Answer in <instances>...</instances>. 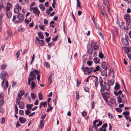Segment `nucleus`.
Listing matches in <instances>:
<instances>
[{
	"mask_svg": "<svg viewBox=\"0 0 131 131\" xmlns=\"http://www.w3.org/2000/svg\"><path fill=\"white\" fill-rule=\"evenodd\" d=\"M41 104L43 105L44 107H45L47 104V102H45L43 103H41Z\"/></svg>",
	"mask_w": 131,
	"mask_h": 131,
	"instance_id": "13d9d810",
	"label": "nucleus"
},
{
	"mask_svg": "<svg viewBox=\"0 0 131 131\" xmlns=\"http://www.w3.org/2000/svg\"><path fill=\"white\" fill-rule=\"evenodd\" d=\"M122 114L124 115H128L129 114V112L128 111L124 112Z\"/></svg>",
	"mask_w": 131,
	"mask_h": 131,
	"instance_id": "79ce46f5",
	"label": "nucleus"
},
{
	"mask_svg": "<svg viewBox=\"0 0 131 131\" xmlns=\"http://www.w3.org/2000/svg\"><path fill=\"white\" fill-rule=\"evenodd\" d=\"M40 72V71L36 70H33L32 71H31L30 73L29 77H30L28 79H30V80H33L34 79L36 78V76L35 73L37 75H38Z\"/></svg>",
	"mask_w": 131,
	"mask_h": 131,
	"instance_id": "f03ea898",
	"label": "nucleus"
},
{
	"mask_svg": "<svg viewBox=\"0 0 131 131\" xmlns=\"http://www.w3.org/2000/svg\"><path fill=\"white\" fill-rule=\"evenodd\" d=\"M111 103L112 104H114L115 103V100L113 98H111L110 100Z\"/></svg>",
	"mask_w": 131,
	"mask_h": 131,
	"instance_id": "e433bc0d",
	"label": "nucleus"
},
{
	"mask_svg": "<svg viewBox=\"0 0 131 131\" xmlns=\"http://www.w3.org/2000/svg\"><path fill=\"white\" fill-rule=\"evenodd\" d=\"M52 74H50V76L48 78V80L50 82V83L52 81Z\"/></svg>",
	"mask_w": 131,
	"mask_h": 131,
	"instance_id": "37998d69",
	"label": "nucleus"
},
{
	"mask_svg": "<svg viewBox=\"0 0 131 131\" xmlns=\"http://www.w3.org/2000/svg\"><path fill=\"white\" fill-rule=\"evenodd\" d=\"M81 69L83 71L85 74V72L86 71H87L89 74L91 73L90 71V68H89L87 67H86L85 68H84V65H83L82 67L81 68Z\"/></svg>",
	"mask_w": 131,
	"mask_h": 131,
	"instance_id": "39448f33",
	"label": "nucleus"
},
{
	"mask_svg": "<svg viewBox=\"0 0 131 131\" xmlns=\"http://www.w3.org/2000/svg\"><path fill=\"white\" fill-rule=\"evenodd\" d=\"M2 15H1L0 16V25H1L2 24Z\"/></svg>",
	"mask_w": 131,
	"mask_h": 131,
	"instance_id": "c03bdc74",
	"label": "nucleus"
},
{
	"mask_svg": "<svg viewBox=\"0 0 131 131\" xmlns=\"http://www.w3.org/2000/svg\"><path fill=\"white\" fill-rule=\"evenodd\" d=\"M129 18L130 16L128 14H126L124 16V19L126 20L129 19Z\"/></svg>",
	"mask_w": 131,
	"mask_h": 131,
	"instance_id": "b1692460",
	"label": "nucleus"
},
{
	"mask_svg": "<svg viewBox=\"0 0 131 131\" xmlns=\"http://www.w3.org/2000/svg\"><path fill=\"white\" fill-rule=\"evenodd\" d=\"M93 51V50L92 48H89L88 49V52L89 54H91Z\"/></svg>",
	"mask_w": 131,
	"mask_h": 131,
	"instance_id": "4be33fe9",
	"label": "nucleus"
},
{
	"mask_svg": "<svg viewBox=\"0 0 131 131\" xmlns=\"http://www.w3.org/2000/svg\"><path fill=\"white\" fill-rule=\"evenodd\" d=\"M94 62L95 63H99L100 62V60L99 58L98 57H96L93 60Z\"/></svg>",
	"mask_w": 131,
	"mask_h": 131,
	"instance_id": "2eb2a0df",
	"label": "nucleus"
},
{
	"mask_svg": "<svg viewBox=\"0 0 131 131\" xmlns=\"http://www.w3.org/2000/svg\"><path fill=\"white\" fill-rule=\"evenodd\" d=\"M126 24L128 26H129L130 27L131 25V20L130 19L126 20Z\"/></svg>",
	"mask_w": 131,
	"mask_h": 131,
	"instance_id": "aec40b11",
	"label": "nucleus"
},
{
	"mask_svg": "<svg viewBox=\"0 0 131 131\" xmlns=\"http://www.w3.org/2000/svg\"><path fill=\"white\" fill-rule=\"evenodd\" d=\"M38 42L39 44L41 46H43L45 44V42L43 40H40Z\"/></svg>",
	"mask_w": 131,
	"mask_h": 131,
	"instance_id": "5701e85b",
	"label": "nucleus"
},
{
	"mask_svg": "<svg viewBox=\"0 0 131 131\" xmlns=\"http://www.w3.org/2000/svg\"><path fill=\"white\" fill-rule=\"evenodd\" d=\"M16 105H18L19 104V103H20V101L19 100V99L18 98H17L16 100Z\"/></svg>",
	"mask_w": 131,
	"mask_h": 131,
	"instance_id": "09e8293b",
	"label": "nucleus"
},
{
	"mask_svg": "<svg viewBox=\"0 0 131 131\" xmlns=\"http://www.w3.org/2000/svg\"><path fill=\"white\" fill-rule=\"evenodd\" d=\"M76 99L78 100L79 99V93L78 91H77L76 92Z\"/></svg>",
	"mask_w": 131,
	"mask_h": 131,
	"instance_id": "72a5a7b5",
	"label": "nucleus"
},
{
	"mask_svg": "<svg viewBox=\"0 0 131 131\" xmlns=\"http://www.w3.org/2000/svg\"><path fill=\"white\" fill-rule=\"evenodd\" d=\"M19 105V106L20 108L21 109H23L24 108V105L23 103L22 102H20Z\"/></svg>",
	"mask_w": 131,
	"mask_h": 131,
	"instance_id": "ddd939ff",
	"label": "nucleus"
},
{
	"mask_svg": "<svg viewBox=\"0 0 131 131\" xmlns=\"http://www.w3.org/2000/svg\"><path fill=\"white\" fill-rule=\"evenodd\" d=\"M101 74L103 76H106L107 75L106 69L103 70L101 72Z\"/></svg>",
	"mask_w": 131,
	"mask_h": 131,
	"instance_id": "a211bd4d",
	"label": "nucleus"
},
{
	"mask_svg": "<svg viewBox=\"0 0 131 131\" xmlns=\"http://www.w3.org/2000/svg\"><path fill=\"white\" fill-rule=\"evenodd\" d=\"M116 110L118 112H121L122 111V110L121 108H115Z\"/></svg>",
	"mask_w": 131,
	"mask_h": 131,
	"instance_id": "3c124183",
	"label": "nucleus"
},
{
	"mask_svg": "<svg viewBox=\"0 0 131 131\" xmlns=\"http://www.w3.org/2000/svg\"><path fill=\"white\" fill-rule=\"evenodd\" d=\"M7 67V65L6 64H4L2 65L1 66V69L2 70L5 69Z\"/></svg>",
	"mask_w": 131,
	"mask_h": 131,
	"instance_id": "cd10ccee",
	"label": "nucleus"
},
{
	"mask_svg": "<svg viewBox=\"0 0 131 131\" xmlns=\"http://www.w3.org/2000/svg\"><path fill=\"white\" fill-rule=\"evenodd\" d=\"M91 45L92 47H94L96 45L95 42L94 41H92L91 43Z\"/></svg>",
	"mask_w": 131,
	"mask_h": 131,
	"instance_id": "e2e57ef3",
	"label": "nucleus"
},
{
	"mask_svg": "<svg viewBox=\"0 0 131 131\" xmlns=\"http://www.w3.org/2000/svg\"><path fill=\"white\" fill-rule=\"evenodd\" d=\"M99 83L101 86V89L100 91L101 93L105 91V89L107 91H108L110 89L109 84H107L106 82H105L104 83V86H103V82L102 79H101L99 81Z\"/></svg>",
	"mask_w": 131,
	"mask_h": 131,
	"instance_id": "f257e3e1",
	"label": "nucleus"
},
{
	"mask_svg": "<svg viewBox=\"0 0 131 131\" xmlns=\"http://www.w3.org/2000/svg\"><path fill=\"white\" fill-rule=\"evenodd\" d=\"M101 66L102 68L105 69H107L109 67L108 65V64L104 62H103L102 63Z\"/></svg>",
	"mask_w": 131,
	"mask_h": 131,
	"instance_id": "6e6552de",
	"label": "nucleus"
},
{
	"mask_svg": "<svg viewBox=\"0 0 131 131\" xmlns=\"http://www.w3.org/2000/svg\"><path fill=\"white\" fill-rule=\"evenodd\" d=\"M7 34L8 36H11V31L9 30H8L7 31Z\"/></svg>",
	"mask_w": 131,
	"mask_h": 131,
	"instance_id": "052dcab7",
	"label": "nucleus"
},
{
	"mask_svg": "<svg viewBox=\"0 0 131 131\" xmlns=\"http://www.w3.org/2000/svg\"><path fill=\"white\" fill-rule=\"evenodd\" d=\"M31 88L32 89H34L36 86V84L34 81L32 82L31 84Z\"/></svg>",
	"mask_w": 131,
	"mask_h": 131,
	"instance_id": "a878e982",
	"label": "nucleus"
},
{
	"mask_svg": "<svg viewBox=\"0 0 131 131\" xmlns=\"http://www.w3.org/2000/svg\"><path fill=\"white\" fill-rule=\"evenodd\" d=\"M107 93L104 92V93H102V96L104 97V99L106 98V94Z\"/></svg>",
	"mask_w": 131,
	"mask_h": 131,
	"instance_id": "680f3d73",
	"label": "nucleus"
},
{
	"mask_svg": "<svg viewBox=\"0 0 131 131\" xmlns=\"http://www.w3.org/2000/svg\"><path fill=\"white\" fill-rule=\"evenodd\" d=\"M31 9L33 10V13L37 15L38 17L39 16V14L40 13V12L38 9L37 7H33Z\"/></svg>",
	"mask_w": 131,
	"mask_h": 131,
	"instance_id": "20e7f679",
	"label": "nucleus"
},
{
	"mask_svg": "<svg viewBox=\"0 0 131 131\" xmlns=\"http://www.w3.org/2000/svg\"><path fill=\"white\" fill-rule=\"evenodd\" d=\"M93 77L95 78V79L94 80V82L95 86L97 88L99 84L98 79L97 77H95L94 76H93Z\"/></svg>",
	"mask_w": 131,
	"mask_h": 131,
	"instance_id": "9d476101",
	"label": "nucleus"
},
{
	"mask_svg": "<svg viewBox=\"0 0 131 131\" xmlns=\"http://www.w3.org/2000/svg\"><path fill=\"white\" fill-rule=\"evenodd\" d=\"M39 99L40 100H42V95L40 93H39L38 94Z\"/></svg>",
	"mask_w": 131,
	"mask_h": 131,
	"instance_id": "2f4dec72",
	"label": "nucleus"
},
{
	"mask_svg": "<svg viewBox=\"0 0 131 131\" xmlns=\"http://www.w3.org/2000/svg\"><path fill=\"white\" fill-rule=\"evenodd\" d=\"M99 48V46H98L97 45H96L94 47H93V49L95 50H97Z\"/></svg>",
	"mask_w": 131,
	"mask_h": 131,
	"instance_id": "4d7b16f0",
	"label": "nucleus"
},
{
	"mask_svg": "<svg viewBox=\"0 0 131 131\" xmlns=\"http://www.w3.org/2000/svg\"><path fill=\"white\" fill-rule=\"evenodd\" d=\"M7 15L9 18H10L12 17V14L10 11L7 12Z\"/></svg>",
	"mask_w": 131,
	"mask_h": 131,
	"instance_id": "393cba45",
	"label": "nucleus"
},
{
	"mask_svg": "<svg viewBox=\"0 0 131 131\" xmlns=\"http://www.w3.org/2000/svg\"><path fill=\"white\" fill-rule=\"evenodd\" d=\"M99 57L101 58L102 59L103 58V55L101 52H100L99 54Z\"/></svg>",
	"mask_w": 131,
	"mask_h": 131,
	"instance_id": "c9c22d12",
	"label": "nucleus"
},
{
	"mask_svg": "<svg viewBox=\"0 0 131 131\" xmlns=\"http://www.w3.org/2000/svg\"><path fill=\"white\" fill-rule=\"evenodd\" d=\"M39 7L41 10H44L45 9V7L44 5L43 4H41L39 5Z\"/></svg>",
	"mask_w": 131,
	"mask_h": 131,
	"instance_id": "6ab92c4d",
	"label": "nucleus"
},
{
	"mask_svg": "<svg viewBox=\"0 0 131 131\" xmlns=\"http://www.w3.org/2000/svg\"><path fill=\"white\" fill-rule=\"evenodd\" d=\"M20 50H18L17 52L16 53V55H17V57L16 58H17L19 55L20 54Z\"/></svg>",
	"mask_w": 131,
	"mask_h": 131,
	"instance_id": "338daca9",
	"label": "nucleus"
},
{
	"mask_svg": "<svg viewBox=\"0 0 131 131\" xmlns=\"http://www.w3.org/2000/svg\"><path fill=\"white\" fill-rule=\"evenodd\" d=\"M103 2L104 4L106 6V5H107V4H109L108 1L107 0H106V1H105V0H103Z\"/></svg>",
	"mask_w": 131,
	"mask_h": 131,
	"instance_id": "49530a36",
	"label": "nucleus"
},
{
	"mask_svg": "<svg viewBox=\"0 0 131 131\" xmlns=\"http://www.w3.org/2000/svg\"><path fill=\"white\" fill-rule=\"evenodd\" d=\"M102 124V123L101 121H99V123L98 124H97L96 126L97 127H98L99 126L101 125Z\"/></svg>",
	"mask_w": 131,
	"mask_h": 131,
	"instance_id": "0e129e2a",
	"label": "nucleus"
},
{
	"mask_svg": "<svg viewBox=\"0 0 131 131\" xmlns=\"http://www.w3.org/2000/svg\"><path fill=\"white\" fill-rule=\"evenodd\" d=\"M99 70V66H97L96 67L94 71V72H95Z\"/></svg>",
	"mask_w": 131,
	"mask_h": 131,
	"instance_id": "603ef678",
	"label": "nucleus"
},
{
	"mask_svg": "<svg viewBox=\"0 0 131 131\" xmlns=\"http://www.w3.org/2000/svg\"><path fill=\"white\" fill-rule=\"evenodd\" d=\"M77 6L79 7V8H81V3L79 0H77Z\"/></svg>",
	"mask_w": 131,
	"mask_h": 131,
	"instance_id": "c85d7f7f",
	"label": "nucleus"
},
{
	"mask_svg": "<svg viewBox=\"0 0 131 131\" xmlns=\"http://www.w3.org/2000/svg\"><path fill=\"white\" fill-rule=\"evenodd\" d=\"M19 120L20 122L22 123H25L26 121L25 118L24 117H19Z\"/></svg>",
	"mask_w": 131,
	"mask_h": 131,
	"instance_id": "9b49d317",
	"label": "nucleus"
},
{
	"mask_svg": "<svg viewBox=\"0 0 131 131\" xmlns=\"http://www.w3.org/2000/svg\"><path fill=\"white\" fill-rule=\"evenodd\" d=\"M122 42L124 45L127 46L128 45L129 43L128 41L126 39L122 38Z\"/></svg>",
	"mask_w": 131,
	"mask_h": 131,
	"instance_id": "1a4fd4ad",
	"label": "nucleus"
},
{
	"mask_svg": "<svg viewBox=\"0 0 131 131\" xmlns=\"http://www.w3.org/2000/svg\"><path fill=\"white\" fill-rule=\"evenodd\" d=\"M98 121L97 120H95L94 121L93 123V127L95 129H96L97 128V127H96V125H95L96 124V123L97 122H98Z\"/></svg>",
	"mask_w": 131,
	"mask_h": 131,
	"instance_id": "7c9ffc66",
	"label": "nucleus"
},
{
	"mask_svg": "<svg viewBox=\"0 0 131 131\" xmlns=\"http://www.w3.org/2000/svg\"><path fill=\"white\" fill-rule=\"evenodd\" d=\"M94 24L96 28L97 29L100 30L101 28L100 27H99V26L94 22Z\"/></svg>",
	"mask_w": 131,
	"mask_h": 131,
	"instance_id": "ea45409f",
	"label": "nucleus"
},
{
	"mask_svg": "<svg viewBox=\"0 0 131 131\" xmlns=\"http://www.w3.org/2000/svg\"><path fill=\"white\" fill-rule=\"evenodd\" d=\"M4 99H1L0 101V106H2L4 104Z\"/></svg>",
	"mask_w": 131,
	"mask_h": 131,
	"instance_id": "4c0bfd02",
	"label": "nucleus"
},
{
	"mask_svg": "<svg viewBox=\"0 0 131 131\" xmlns=\"http://www.w3.org/2000/svg\"><path fill=\"white\" fill-rule=\"evenodd\" d=\"M114 79H112L108 83L109 84H110L111 85H113L114 83Z\"/></svg>",
	"mask_w": 131,
	"mask_h": 131,
	"instance_id": "c756f323",
	"label": "nucleus"
},
{
	"mask_svg": "<svg viewBox=\"0 0 131 131\" xmlns=\"http://www.w3.org/2000/svg\"><path fill=\"white\" fill-rule=\"evenodd\" d=\"M108 115L110 118H113V116L112 114H111L110 113H109L108 114Z\"/></svg>",
	"mask_w": 131,
	"mask_h": 131,
	"instance_id": "774afa93",
	"label": "nucleus"
},
{
	"mask_svg": "<svg viewBox=\"0 0 131 131\" xmlns=\"http://www.w3.org/2000/svg\"><path fill=\"white\" fill-rule=\"evenodd\" d=\"M119 88V85L117 83H116V85L114 87V89L115 90H118Z\"/></svg>",
	"mask_w": 131,
	"mask_h": 131,
	"instance_id": "bb28decb",
	"label": "nucleus"
},
{
	"mask_svg": "<svg viewBox=\"0 0 131 131\" xmlns=\"http://www.w3.org/2000/svg\"><path fill=\"white\" fill-rule=\"evenodd\" d=\"M38 36L40 39H43L44 38V37L43 35L41 32H38Z\"/></svg>",
	"mask_w": 131,
	"mask_h": 131,
	"instance_id": "f3484780",
	"label": "nucleus"
},
{
	"mask_svg": "<svg viewBox=\"0 0 131 131\" xmlns=\"http://www.w3.org/2000/svg\"><path fill=\"white\" fill-rule=\"evenodd\" d=\"M31 95L32 99H35L36 95L35 93H31Z\"/></svg>",
	"mask_w": 131,
	"mask_h": 131,
	"instance_id": "473e14b6",
	"label": "nucleus"
},
{
	"mask_svg": "<svg viewBox=\"0 0 131 131\" xmlns=\"http://www.w3.org/2000/svg\"><path fill=\"white\" fill-rule=\"evenodd\" d=\"M44 25H40L39 26V28L41 29H42L43 30H45V28H44Z\"/></svg>",
	"mask_w": 131,
	"mask_h": 131,
	"instance_id": "5fc2aeb1",
	"label": "nucleus"
},
{
	"mask_svg": "<svg viewBox=\"0 0 131 131\" xmlns=\"http://www.w3.org/2000/svg\"><path fill=\"white\" fill-rule=\"evenodd\" d=\"M99 7L100 10L101 12H103V13L104 12V13H106L105 9V8H104V7H103V9L101 6V7L99 6Z\"/></svg>",
	"mask_w": 131,
	"mask_h": 131,
	"instance_id": "f704fd0d",
	"label": "nucleus"
},
{
	"mask_svg": "<svg viewBox=\"0 0 131 131\" xmlns=\"http://www.w3.org/2000/svg\"><path fill=\"white\" fill-rule=\"evenodd\" d=\"M7 77V73L3 71L1 72L0 77L2 80H5Z\"/></svg>",
	"mask_w": 131,
	"mask_h": 131,
	"instance_id": "423d86ee",
	"label": "nucleus"
},
{
	"mask_svg": "<svg viewBox=\"0 0 131 131\" xmlns=\"http://www.w3.org/2000/svg\"><path fill=\"white\" fill-rule=\"evenodd\" d=\"M50 37H48V38H46L45 39L46 41L47 42H48L50 41Z\"/></svg>",
	"mask_w": 131,
	"mask_h": 131,
	"instance_id": "69168bd1",
	"label": "nucleus"
},
{
	"mask_svg": "<svg viewBox=\"0 0 131 131\" xmlns=\"http://www.w3.org/2000/svg\"><path fill=\"white\" fill-rule=\"evenodd\" d=\"M33 105L32 104H27L26 105V107L28 110H31L33 107Z\"/></svg>",
	"mask_w": 131,
	"mask_h": 131,
	"instance_id": "dca6fc26",
	"label": "nucleus"
},
{
	"mask_svg": "<svg viewBox=\"0 0 131 131\" xmlns=\"http://www.w3.org/2000/svg\"><path fill=\"white\" fill-rule=\"evenodd\" d=\"M14 11L15 13L18 14L19 13V10L18 8L16 7L14 9Z\"/></svg>",
	"mask_w": 131,
	"mask_h": 131,
	"instance_id": "412c9836",
	"label": "nucleus"
},
{
	"mask_svg": "<svg viewBox=\"0 0 131 131\" xmlns=\"http://www.w3.org/2000/svg\"><path fill=\"white\" fill-rule=\"evenodd\" d=\"M92 61H88L87 62V63L89 66H90L92 64Z\"/></svg>",
	"mask_w": 131,
	"mask_h": 131,
	"instance_id": "bf43d9fd",
	"label": "nucleus"
},
{
	"mask_svg": "<svg viewBox=\"0 0 131 131\" xmlns=\"http://www.w3.org/2000/svg\"><path fill=\"white\" fill-rule=\"evenodd\" d=\"M125 48V50L126 52L127 53H128L129 52V47H124Z\"/></svg>",
	"mask_w": 131,
	"mask_h": 131,
	"instance_id": "58836bf2",
	"label": "nucleus"
},
{
	"mask_svg": "<svg viewBox=\"0 0 131 131\" xmlns=\"http://www.w3.org/2000/svg\"><path fill=\"white\" fill-rule=\"evenodd\" d=\"M7 7H8V8H10L11 7L12 5L9 2H7Z\"/></svg>",
	"mask_w": 131,
	"mask_h": 131,
	"instance_id": "6e6d98bb",
	"label": "nucleus"
},
{
	"mask_svg": "<svg viewBox=\"0 0 131 131\" xmlns=\"http://www.w3.org/2000/svg\"><path fill=\"white\" fill-rule=\"evenodd\" d=\"M84 90L86 92H89V89L88 87H85L84 88Z\"/></svg>",
	"mask_w": 131,
	"mask_h": 131,
	"instance_id": "de8ad7c7",
	"label": "nucleus"
},
{
	"mask_svg": "<svg viewBox=\"0 0 131 131\" xmlns=\"http://www.w3.org/2000/svg\"><path fill=\"white\" fill-rule=\"evenodd\" d=\"M24 112L22 110H20L19 111V114L20 115L24 114Z\"/></svg>",
	"mask_w": 131,
	"mask_h": 131,
	"instance_id": "864d4df0",
	"label": "nucleus"
},
{
	"mask_svg": "<svg viewBox=\"0 0 131 131\" xmlns=\"http://www.w3.org/2000/svg\"><path fill=\"white\" fill-rule=\"evenodd\" d=\"M35 55L34 54L32 56V59L31 60V61L30 62V64H31L32 63V62L34 61V58H35Z\"/></svg>",
	"mask_w": 131,
	"mask_h": 131,
	"instance_id": "8fccbe9b",
	"label": "nucleus"
},
{
	"mask_svg": "<svg viewBox=\"0 0 131 131\" xmlns=\"http://www.w3.org/2000/svg\"><path fill=\"white\" fill-rule=\"evenodd\" d=\"M44 125V122L43 120L40 121L39 125V127L40 128H42L43 127Z\"/></svg>",
	"mask_w": 131,
	"mask_h": 131,
	"instance_id": "4468645a",
	"label": "nucleus"
},
{
	"mask_svg": "<svg viewBox=\"0 0 131 131\" xmlns=\"http://www.w3.org/2000/svg\"><path fill=\"white\" fill-rule=\"evenodd\" d=\"M18 19L20 21L24 20V15L21 13L18 14L17 16Z\"/></svg>",
	"mask_w": 131,
	"mask_h": 131,
	"instance_id": "0eeeda50",
	"label": "nucleus"
},
{
	"mask_svg": "<svg viewBox=\"0 0 131 131\" xmlns=\"http://www.w3.org/2000/svg\"><path fill=\"white\" fill-rule=\"evenodd\" d=\"M15 112L17 114H18V108L17 107V106L16 104L15 105Z\"/></svg>",
	"mask_w": 131,
	"mask_h": 131,
	"instance_id": "a19ab883",
	"label": "nucleus"
},
{
	"mask_svg": "<svg viewBox=\"0 0 131 131\" xmlns=\"http://www.w3.org/2000/svg\"><path fill=\"white\" fill-rule=\"evenodd\" d=\"M126 100L125 96L123 94H122L121 96H119L117 97V101L119 103L125 102Z\"/></svg>",
	"mask_w": 131,
	"mask_h": 131,
	"instance_id": "7ed1b4c3",
	"label": "nucleus"
},
{
	"mask_svg": "<svg viewBox=\"0 0 131 131\" xmlns=\"http://www.w3.org/2000/svg\"><path fill=\"white\" fill-rule=\"evenodd\" d=\"M25 114L26 115H28L31 112L29 110H26L25 111Z\"/></svg>",
	"mask_w": 131,
	"mask_h": 131,
	"instance_id": "a18cd8bd",
	"label": "nucleus"
},
{
	"mask_svg": "<svg viewBox=\"0 0 131 131\" xmlns=\"http://www.w3.org/2000/svg\"><path fill=\"white\" fill-rule=\"evenodd\" d=\"M25 92L23 90H21L20 91V92L18 94L17 96L18 97H22L24 94Z\"/></svg>",
	"mask_w": 131,
	"mask_h": 131,
	"instance_id": "f8f14e48",
	"label": "nucleus"
}]
</instances>
